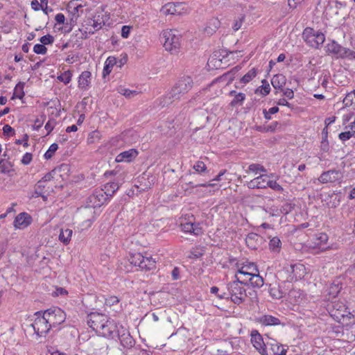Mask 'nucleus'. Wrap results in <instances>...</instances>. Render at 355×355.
<instances>
[{
  "mask_svg": "<svg viewBox=\"0 0 355 355\" xmlns=\"http://www.w3.org/2000/svg\"><path fill=\"white\" fill-rule=\"evenodd\" d=\"M220 24V22L217 18L213 17L210 19L204 28L205 33L207 35H211L219 28Z\"/></svg>",
  "mask_w": 355,
  "mask_h": 355,
  "instance_id": "23",
  "label": "nucleus"
},
{
  "mask_svg": "<svg viewBox=\"0 0 355 355\" xmlns=\"http://www.w3.org/2000/svg\"><path fill=\"white\" fill-rule=\"evenodd\" d=\"M15 172V169L13 168V164L6 159H0V173L3 174L8 175L9 176H12L13 173Z\"/></svg>",
  "mask_w": 355,
  "mask_h": 355,
  "instance_id": "25",
  "label": "nucleus"
},
{
  "mask_svg": "<svg viewBox=\"0 0 355 355\" xmlns=\"http://www.w3.org/2000/svg\"><path fill=\"white\" fill-rule=\"evenodd\" d=\"M108 200L105 192L102 189H96L93 193L88 198V207L85 208L87 213L90 214H94L93 210L95 207H100Z\"/></svg>",
  "mask_w": 355,
  "mask_h": 355,
  "instance_id": "7",
  "label": "nucleus"
},
{
  "mask_svg": "<svg viewBox=\"0 0 355 355\" xmlns=\"http://www.w3.org/2000/svg\"><path fill=\"white\" fill-rule=\"evenodd\" d=\"M116 59L114 57L110 56L107 58V60L105 62V66H104L103 71V76L104 77H105L106 76H107L110 73L113 67L116 64Z\"/></svg>",
  "mask_w": 355,
  "mask_h": 355,
  "instance_id": "29",
  "label": "nucleus"
},
{
  "mask_svg": "<svg viewBox=\"0 0 355 355\" xmlns=\"http://www.w3.org/2000/svg\"><path fill=\"white\" fill-rule=\"evenodd\" d=\"M258 237V235L254 233H250L248 235L246 238V243L248 246L255 248V247L252 245V242L254 239H256Z\"/></svg>",
  "mask_w": 355,
  "mask_h": 355,
  "instance_id": "53",
  "label": "nucleus"
},
{
  "mask_svg": "<svg viewBox=\"0 0 355 355\" xmlns=\"http://www.w3.org/2000/svg\"><path fill=\"white\" fill-rule=\"evenodd\" d=\"M83 8V6L78 4L75 1H71L67 5V10L73 15H76L78 12L79 8Z\"/></svg>",
  "mask_w": 355,
  "mask_h": 355,
  "instance_id": "41",
  "label": "nucleus"
},
{
  "mask_svg": "<svg viewBox=\"0 0 355 355\" xmlns=\"http://www.w3.org/2000/svg\"><path fill=\"white\" fill-rule=\"evenodd\" d=\"M262 85L255 89L256 94H261L262 96L268 95L270 92V86L266 80L261 81Z\"/></svg>",
  "mask_w": 355,
  "mask_h": 355,
  "instance_id": "31",
  "label": "nucleus"
},
{
  "mask_svg": "<svg viewBox=\"0 0 355 355\" xmlns=\"http://www.w3.org/2000/svg\"><path fill=\"white\" fill-rule=\"evenodd\" d=\"M245 21V15H240L238 19L234 20V22L232 25V28L234 31H237L241 28L242 24H243Z\"/></svg>",
  "mask_w": 355,
  "mask_h": 355,
  "instance_id": "46",
  "label": "nucleus"
},
{
  "mask_svg": "<svg viewBox=\"0 0 355 355\" xmlns=\"http://www.w3.org/2000/svg\"><path fill=\"white\" fill-rule=\"evenodd\" d=\"M138 153L135 149H130L126 151H123L121 153H119L116 157V162H131L134 158H135L137 155Z\"/></svg>",
  "mask_w": 355,
  "mask_h": 355,
  "instance_id": "21",
  "label": "nucleus"
},
{
  "mask_svg": "<svg viewBox=\"0 0 355 355\" xmlns=\"http://www.w3.org/2000/svg\"><path fill=\"white\" fill-rule=\"evenodd\" d=\"M120 326L114 320L108 318L105 324L98 330V334L108 338H114L116 336Z\"/></svg>",
  "mask_w": 355,
  "mask_h": 355,
  "instance_id": "10",
  "label": "nucleus"
},
{
  "mask_svg": "<svg viewBox=\"0 0 355 355\" xmlns=\"http://www.w3.org/2000/svg\"><path fill=\"white\" fill-rule=\"evenodd\" d=\"M116 337L119 338L121 345L125 348L129 349L135 345V341L134 338L131 336L129 331L122 325H120Z\"/></svg>",
  "mask_w": 355,
  "mask_h": 355,
  "instance_id": "15",
  "label": "nucleus"
},
{
  "mask_svg": "<svg viewBox=\"0 0 355 355\" xmlns=\"http://www.w3.org/2000/svg\"><path fill=\"white\" fill-rule=\"evenodd\" d=\"M227 288L230 295V300L233 303L240 305L245 301L248 294L243 286L238 284V283H228Z\"/></svg>",
  "mask_w": 355,
  "mask_h": 355,
  "instance_id": "5",
  "label": "nucleus"
},
{
  "mask_svg": "<svg viewBox=\"0 0 355 355\" xmlns=\"http://www.w3.org/2000/svg\"><path fill=\"white\" fill-rule=\"evenodd\" d=\"M245 99V94L241 92L238 93L236 96L232 99L230 105L234 107L237 105H241Z\"/></svg>",
  "mask_w": 355,
  "mask_h": 355,
  "instance_id": "38",
  "label": "nucleus"
},
{
  "mask_svg": "<svg viewBox=\"0 0 355 355\" xmlns=\"http://www.w3.org/2000/svg\"><path fill=\"white\" fill-rule=\"evenodd\" d=\"M101 139V134L98 131H93L92 132L87 138V142L89 144H93L96 142V141L100 140Z\"/></svg>",
  "mask_w": 355,
  "mask_h": 355,
  "instance_id": "47",
  "label": "nucleus"
},
{
  "mask_svg": "<svg viewBox=\"0 0 355 355\" xmlns=\"http://www.w3.org/2000/svg\"><path fill=\"white\" fill-rule=\"evenodd\" d=\"M160 40L165 49L176 53L180 46V35L177 30H164L160 34Z\"/></svg>",
  "mask_w": 355,
  "mask_h": 355,
  "instance_id": "3",
  "label": "nucleus"
},
{
  "mask_svg": "<svg viewBox=\"0 0 355 355\" xmlns=\"http://www.w3.org/2000/svg\"><path fill=\"white\" fill-rule=\"evenodd\" d=\"M4 135L11 136L15 134V130L8 124H6L3 128Z\"/></svg>",
  "mask_w": 355,
  "mask_h": 355,
  "instance_id": "60",
  "label": "nucleus"
},
{
  "mask_svg": "<svg viewBox=\"0 0 355 355\" xmlns=\"http://www.w3.org/2000/svg\"><path fill=\"white\" fill-rule=\"evenodd\" d=\"M353 136H355V134L352 130V131H346V132L340 133L338 135V137L341 141H345L347 140H349Z\"/></svg>",
  "mask_w": 355,
  "mask_h": 355,
  "instance_id": "52",
  "label": "nucleus"
},
{
  "mask_svg": "<svg viewBox=\"0 0 355 355\" xmlns=\"http://www.w3.org/2000/svg\"><path fill=\"white\" fill-rule=\"evenodd\" d=\"M120 188V184L118 182H110L103 185V191L105 196L110 199Z\"/></svg>",
  "mask_w": 355,
  "mask_h": 355,
  "instance_id": "24",
  "label": "nucleus"
},
{
  "mask_svg": "<svg viewBox=\"0 0 355 355\" xmlns=\"http://www.w3.org/2000/svg\"><path fill=\"white\" fill-rule=\"evenodd\" d=\"M120 93L125 97L130 98L134 95L137 94V92L134 90H130L128 89H121Z\"/></svg>",
  "mask_w": 355,
  "mask_h": 355,
  "instance_id": "56",
  "label": "nucleus"
},
{
  "mask_svg": "<svg viewBox=\"0 0 355 355\" xmlns=\"http://www.w3.org/2000/svg\"><path fill=\"white\" fill-rule=\"evenodd\" d=\"M250 341L253 347L261 355H268L267 351V341L264 342L262 336L259 332L254 329L250 333Z\"/></svg>",
  "mask_w": 355,
  "mask_h": 355,
  "instance_id": "11",
  "label": "nucleus"
},
{
  "mask_svg": "<svg viewBox=\"0 0 355 355\" xmlns=\"http://www.w3.org/2000/svg\"><path fill=\"white\" fill-rule=\"evenodd\" d=\"M343 104L345 106H354L355 109V89L348 93L343 99Z\"/></svg>",
  "mask_w": 355,
  "mask_h": 355,
  "instance_id": "33",
  "label": "nucleus"
},
{
  "mask_svg": "<svg viewBox=\"0 0 355 355\" xmlns=\"http://www.w3.org/2000/svg\"><path fill=\"white\" fill-rule=\"evenodd\" d=\"M108 317L104 314L99 313H91L87 315V324L92 328L96 334L98 330L105 324Z\"/></svg>",
  "mask_w": 355,
  "mask_h": 355,
  "instance_id": "12",
  "label": "nucleus"
},
{
  "mask_svg": "<svg viewBox=\"0 0 355 355\" xmlns=\"http://www.w3.org/2000/svg\"><path fill=\"white\" fill-rule=\"evenodd\" d=\"M55 125V121L54 119L49 120L45 125L44 128L47 131V135H49L54 128Z\"/></svg>",
  "mask_w": 355,
  "mask_h": 355,
  "instance_id": "57",
  "label": "nucleus"
},
{
  "mask_svg": "<svg viewBox=\"0 0 355 355\" xmlns=\"http://www.w3.org/2000/svg\"><path fill=\"white\" fill-rule=\"evenodd\" d=\"M58 149V145L55 143H53L52 144L50 147L49 148V149L47 150V151L44 153V158L46 159H51L54 153L56 152V150Z\"/></svg>",
  "mask_w": 355,
  "mask_h": 355,
  "instance_id": "43",
  "label": "nucleus"
},
{
  "mask_svg": "<svg viewBox=\"0 0 355 355\" xmlns=\"http://www.w3.org/2000/svg\"><path fill=\"white\" fill-rule=\"evenodd\" d=\"M24 83L19 82L15 87L12 98L21 99L24 96Z\"/></svg>",
  "mask_w": 355,
  "mask_h": 355,
  "instance_id": "34",
  "label": "nucleus"
},
{
  "mask_svg": "<svg viewBox=\"0 0 355 355\" xmlns=\"http://www.w3.org/2000/svg\"><path fill=\"white\" fill-rule=\"evenodd\" d=\"M73 234V231L71 229H61L59 234V240L64 244H68Z\"/></svg>",
  "mask_w": 355,
  "mask_h": 355,
  "instance_id": "30",
  "label": "nucleus"
},
{
  "mask_svg": "<svg viewBox=\"0 0 355 355\" xmlns=\"http://www.w3.org/2000/svg\"><path fill=\"white\" fill-rule=\"evenodd\" d=\"M91 79L92 73L90 71H83L78 78V87L83 90L87 89L89 87Z\"/></svg>",
  "mask_w": 355,
  "mask_h": 355,
  "instance_id": "22",
  "label": "nucleus"
},
{
  "mask_svg": "<svg viewBox=\"0 0 355 355\" xmlns=\"http://www.w3.org/2000/svg\"><path fill=\"white\" fill-rule=\"evenodd\" d=\"M343 175L339 170H329L323 172L318 178L322 184L334 183L342 179Z\"/></svg>",
  "mask_w": 355,
  "mask_h": 355,
  "instance_id": "14",
  "label": "nucleus"
},
{
  "mask_svg": "<svg viewBox=\"0 0 355 355\" xmlns=\"http://www.w3.org/2000/svg\"><path fill=\"white\" fill-rule=\"evenodd\" d=\"M294 208L295 204L286 202L282 206L280 211L284 214H288L291 212Z\"/></svg>",
  "mask_w": 355,
  "mask_h": 355,
  "instance_id": "48",
  "label": "nucleus"
},
{
  "mask_svg": "<svg viewBox=\"0 0 355 355\" xmlns=\"http://www.w3.org/2000/svg\"><path fill=\"white\" fill-rule=\"evenodd\" d=\"M72 74L70 71H67L62 73L58 77V80L64 84H68L71 80Z\"/></svg>",
  "mask_w": 355,
  "mask_h": 355,
  "instance_id": "45",
  "label": "nucleus"
},
{
  "mask_svg": "<svg viewBox=\"0 0 355 355\" xmlns=\"http://www.w3.org/2000/svg\"><path fill=\"white\" fill-rule=\"evenodd\" d=\"M44 313L49 325H51V328L61 324L66 320L65 313L58 307L50 308Z\"/></svg>",
  "mask_w": 355,
  "mask_h": 355,
  "instance_id": "8",
  "label": "nucleus"
},
{
  "mask_svg": "<svg viewBox=\"0 0 355 355\" xmlns=\"http://www.w3.org/2000/svg\"><path fill=\"white\" fill-rule=\"evenodd\" d=\"M317 31H314L313 28L307 27L304 30L302 33V38L304 39V41H306L311 37L315 35Z\"/></svg>",
  "mask_w": 355,
  "mask_h": 355,
  "instance_id": "44",
  "label": "nucleus"
},
{
  "mask_svg": "<svg viewBox=\"0 0 355 355\" xmlns=\"http://www.w3.org/2000/svg\"><path fill=\"white\" fill-rule=\"evenodd\" d=\"M315 38L316 40V43H315L316 49H319L320 45H322L325 40L324 35L323 33H322L321 32L317 31V33L315 35Z\"/></svg>",
  "mask_w": 355,
  "mask_h": 355,
  "instance_id": "50",
  "label": "nucleus"
},
{
  "mask_svg": "<svg viewBox=\"0 0 355 355\" xmlns=\"http://www.w3.org/2000/svg\"><path fill=\"white\" fill-rule=\"evenodd\" d=\"M141 260H144V256L141 253L137 252L130 255L129 261L135 266L139 267Z\"/></svg>",
  "mask_w": 355,
  "mask_h": 355,
  "instance_id": "36",
  "label": "nucleus"
},
{
  "mask_svg": "<svg viewBox=\"0 0 355 355\" xmlns=\"http://www.w3.org/2000/svg\"><path fill=\"white\" fill-rule=\"evenodd\" d=\"M193 82L190 76L179 79L171 89L159 99V105L164 107L179 101L193 87Z\"/></svg>",
  "mask_w": 355,
  "mask_h": 355,
  "instance_id": "1",
  "label": "nucleus"
},
{
  "mask_svg": "<svg viewBox=\"0 0 355 355\" xmlns=\"http://www.w3.org/2000/svg\"><path fill=\"white\" fill-rule=\"evenodd\" d=\"M33 51L37 54L44 55L47 52V49L42 44H37L33 47Z\"/></svg>",
  "mask_w": 355,
  "mask_h": 355,
  "instance_id": "49",
  "label": "nucleus"
},
{
  "mask_svg": "<svg viewBox=\"0 0 355 355\" xmlns=\"http://www.w3.org/2000/svg\"><path fill=\"white\" fill-rule=\"evenodd\" d=\"M35 319L32 324V327L35 331V333L38 336H45L51 329V325H49L46 318L45 317L44 313H42L41 311L35 313Z\"/></svg>",
  "mask_w": 355,
  "mask_h": 355,
  "instance_id": "9",
  "label": "nucleus"
},
{
  "mask_svg": "<svg viewBox=\"0 0 355 355\" xmlns=\"http://www.w3.org/2000/svg\"><path fill=\"white\" fill-rule=\"evenodd\" d=\"M247 173H252L254 175L259 173L258 164H252L249 165L248 169L245 171Z\"/></svg>",
  "mask_w": 355,
  "mask_h": 355,
  "instance_id": "59",
  "label": "nucleus"
},
{
  "mask_svg": "<svg viewBox=\"0 0 355 355\" xmlns=\"http://www.w3.org/2000/svg\"><path fill=\"white\" fill-rule=\"evenodd\" d=\"M269 293L273 299H281L286 294V291L283 290L279 285H270Z\"/></svg>",
  "mask_w": 355,
  "mask_h": 355,
  "instance_id": "26",
  "label": "nucleus"
},
{
  "mask_svg": "<svg viewBox=\"0 0 355 355\" xmlns=\"http://www.w3.org/2000/svg\"><path fill=\"white\" fill-rule=\"evenodd\" d=\"M33 159V155L30 153H26L21 160V162L24 165L29 164Z\"/></svg>",
  "mask_w": 355,
  "mask_h": 355,
  "instance_id": "54",
  "label": "nucleus"
},
{
  "mask_svg": "<svg viewBox=\"0 0 355 355\" xmlns=\"http://www.w3.org/2000/svg\"><path fill=\"white\" fill-rule=\"evenodd\" d=\"M267 175H263V174H261L250 182H247V186L249 189H266L268 184V180H266Z\"/></svg>",
  "mask_w": 355,
  "mask_h": 355,
  "instance_id": "18",
  "label": "nucleus"
},
{
  "mask_svg": "<svg viewBox=\"0 0 355 355\" xmlns=\"http://www.w3.org/2000/svg\"><path fill=\"white\" fill-rule=\"evenodd\" d=\"M139 268L145 271L154 270L156 268V261L152 257L144 256V260H141Z\"/></svg>",
  "mask_w": 355,
  "mask_h": 355,
  "instance_id": "27",
  "label": "nucleus"
},
{
  "mask_svg": "<svg viewBox=\"0 0 355 355\" xmlns=\"http://www.w3.org/2000/svg\"><path fill=\"white\" fill-rule=\"evenodd\" d=\"M282 242L280 239L275 236L270 240L269 248L273 252H279L281 249Z\"/></svg>",
  "mask_w": 355,
  "mask_h": 355,
  "instance_id": "35",
  "label": "nucleus"
},
{
  "mask_svg": "<svg viewBox=\"0 0 355 355\" xmlns=\"http://www.w3.org/2000/svg\"><path fill=\"white\" fill-rule=\"evenodd\" d=\"M34 189V194L32 195V197H42L44 200H46L48 196L53 191V187H51L49 183L41 180H39L36 183Z\"/></svg>",
  "mask_w": 355,
  "mask_h": 355,
  "instance_id": "13",
  "label": "nucleus"
},
{
  "mask_svg": "<svg viewBox=\"0 0 355 355\" xmlns=\"http://www.w3.org/2000/svg\"><path fill=\"white\" fill-rule=\"evenodd\" d=\"M315 245L321 248L322 245L327 243L328 241V236L325 233H320L319 235L315 236Z\"/></svg>",
  "mask_w": 355,
  "mask_h": 355,
  "instance_id": "39",
  "label": "nucleus"
},
{
  "mask_svg": "<svg viewBox=\"0 0 355 355\" xmlns=\"http://www.w3.org/2000/svg\"><path fill=\"white\" fill-rule=\"evenodd\" d=\"M182 230L185 233L192 234L195 236L201 235L203 233L202 228L199 223L186 222L182 223Z\"/></svg>",
  "mask_w": 355,
  "mask_h": 355,
  "instance_id": "16",
  "label": "nucleus"
},
{
  "mask_svg": "<svg viewBox=\"0 0 355 355\" xmlns=\"http://www.w3.org/2000/svg\"><path fill=\"white\" fill-rule=\"evenodd\" d=\"M330 315L338 322H342L345 318L350 319L352 314L345 304L341 302L334 301L327 305Z\"/></svg>",
  "mask_w": 355,
  "mask_h": 355,
  "instance_id": "4",
  "label": "nucleus"
},
{
  "mask_svg": "<svg viewBox=\"0 0 355 355\" xmlns=\"http://www.w3.org/2000/svg\"><path fill=\"white\" fill-rule=\"evenodd\" d=\"M40 41L44 46L48 45V44H51L54 41V37L52 35L48 34V35L42 36L40 39Z\"/></svg>",
  "mask_w": 355,
  "mask_h": 355,
  "instance_id": "51",
  "label": "nucleus"
},
{
  "mask_svg": "<svg viewBox=\"0 0 355 355\" xmlns=\"http://www.w3.org/2000/svg\"><path fill=\"white\" fill-rule=\"evenodd\" d=\"M256 75L257 71L254 68H252L241 78V82L243 84H247L252 80Z\"/></svg>",
  "mask_w": 355,
  "mask_h": 355,
  "instance_id": "37",
  "label": "nucleus"
},
{
  "mask_svg": "<svg viewBox=\"0 0 355 355\" xmlns=\"http://www.w3.org/2000/svg\"><path fill=\"white\" fill-rule=\"evenodd\" d=\"M327 52L334 54L336 58L355 60V51L342 46L335 41L327 44Z\"/></svg>",
  "mask_w": 355,
  "mask_h": 355,
  "instance_id": "6",
  "label": "nucleus"
},
{
  "mask_svg": "<svg viewBox=\"0 0 355 355\" xmlns=\"http://www.w3.org/2000/svg\"><path fill=\"white\" fill-rule=\"evenodd\" d=\"M286 78L283 74H276L271 80L273 87L281 90H283V87L286 85Z\"/></svg>",
  "mask_w": 355,
  "mask_h": 355,
  "instance_id": "28",
  "label": "nucleus"
},
{
  "mask_svg": "<svg viewBox=\"0 0 355 355\" xmlns=\"http://www.w3.org/2000/svg\"><path fill=\"white\" fill-rule=\"evenodd\" d=\"M130 28L128 26H123L121 28V37L128 38L130 35Z\"/></svg>",
  "mask_w": 355,
  "mask_h": 355,
  "instance_id": "62",
  "label": "nucleus"
},
{
  "mask_svg": "<svg viewBox=\"0 0 355 355\" xmlns=\"http://www.w3.org/2000/svg\"><path fill=\"white\" fill-rule=\"evenodd\" d=\"M283 94L288 99H292L294 97V92L291 89L286 88V89H283Z\"/></svg>",
  "mask_w": 355,
  "mask_h": 355,
  "instance_id": "63",
  "label": "nucleus"
},
{
  "mask_svg": "<svg viewBox=\"0 0 355 355\" xmlns=\"http://www.w3.org/2000/svg\"><path fill=\"white\" fill-rule=\"evenodd\" d=\"M259 322L264 326H277L284 325V323L281 320L275 316L271 315H263L259 318Z\"/></svg>",
  "mask_w": 355,
  "mask_h": 355,
  "instance_id": "20",
  "label": "nucleus"
},
{
  "mask_svg": "<svg viewBox=\"0 0 355 355\" xmlns=\"http://www.w3.org/2000/svg\"><path fill=\"white\" fill-rule=\"evenodd\" d=\"M31 221V216L26 212H22L16 216L14 220V225L16 228L24 229L28 226Z\"/></svg>",
  "mask_w": 355,
  "mask_h": 355,
  "instance_id": "17",
  "label": "nucleus"
},
{
  "mask_svg": "<svg viewBox=\"0 0 355 355\" xmlns=\"http://www.w3.org/2000/svg\"><path fill=\"white\" fill-rule=\"evenodd\" d=\"M119 302V299L116 296H110L108 298L105 299V304L107 306H114L116 304Z\"/></svg>",
  "mask_w": 355,
  "mask_h": 355,
  "instance_id": "55",
  "label": "nucleus"
},
{
  "mask_svg": "<svg viewBox=\"0 0 355 355\" xmlns=\"http://www.w3.org/2000/svg\"><path fill=\"white\" fill-rule=\"evenodd\" d=\"M237 273L249 277L250 284L253 288H261L264 284L263 278L259 275L257 265L253 262L246 261L239 268Z\"/></svg>",
  "mask_w": 355,
  "mask_h": 355,
  "instance_id": "2",
  "label": "nucleus"
},
{
  "mask_svg": "<svg viewBox=\"0 0 355 355\" xmlns=\"http://www.w3.org/2000/svg\"><path fill=\"white\" fill-rule=\"evenodd\" d=\"M55 20L58 24H63L64 23L65 17L62 13H58L55 15Z\"/></svg>",
  "mask_w": 355,
  "mask_h": 355,
  "instance_id": "64",
  "label": "nucleus"
},
{
  "mask_svg": "<svg viewBox=\"0 0 355 355\" xmlns=\"http://www.w3.org/2000/svg\"><path fill=\"white\" fill-rule=\"evenodd\" d=\"M234 278L235 279L230 283H238V284H241V286L250 284L248 279H241L237 276V274L235 275Z\"/></svg>",
  "mask_w": 355,
  "mask_h": 355,
  "instance_id": "58",
  "label": "nucleus"
},
{
  "mask_svg": "<svg viewBox=\"0 0 355 355\" xmlns=\"http://www.w3.org/2000/svg\"><path fill=\"white\" fill-rule=\"evenodd\" d=\"M179 6V3L175 4L173 2L166 3L163 8L162 11L166 15H175L179 12L177 10V7Z\"/></svg>",
  "mask_w": 355,
  "mask_h": 355,
  "instance_id": "32",
  "label": "nucleus"
},
{
  "mask_svg": "<svg viewBox=\"0 0 355 355\" xmlns=\"http://www.w3.org/2000/svg\"><path fill=\"white\" fill-rule=\"evenodd\" d=\"M202 255V253L200 252L198 249H193L190 252L189 257L197 259L200 257Z\"/></svg>",
  "mask_w": 355,
  "mask_h": 355,
  "instance_id": "61",
  "label": "nucleus"
},
{
  "mask_svg": "<svg viewBox=\"0 0 355 355\" xmlns=\"http://www.w3.org/2000/svg\"><path fill=\"white\" fill-rule=\"evenodd\" d=\"M266 184L267 188L269 187L275 191H278L280 193L284 191V188L277 182V180H268V184Z\"/></svg>",
  "mask_w": 355,
  "mask_h": 355,
  "instance_id": "40",
  "label": "nucleus"
},
{
  "mask_svg": "<svg viewBox=\"0 0 355 355\" xmlns=\"http://www.w3.org/2000/svg\"><path fill=\"white\" fill-rule=\"evenodd\" d=\"M193 168L195 170V171L196 173H200V174H202V173H205L207 171L206 164L202 161L196 162L193 164Z\"/></svg>",
  "mask_w": 355,
  "mask_h": 355,
  "instance_id": "42",
  "label": "nucleus"
},
{
  "mask_svg": "<svg viewBox=\"0 0 355 355\" xmlns=\"http://www.w3.org/2000/svg\"><path fill=\"white\" fill-rule=\"evenodd\" d=\"M267 345L275 355H286L288 347L285 348L284 345L279 343L277 340L268 338Z\"/></svg>",
  "mask_w": 355,
  "mask_h": 355,
  "instance_id": "19",
  "label": "nucleus"
}]
</instances>
